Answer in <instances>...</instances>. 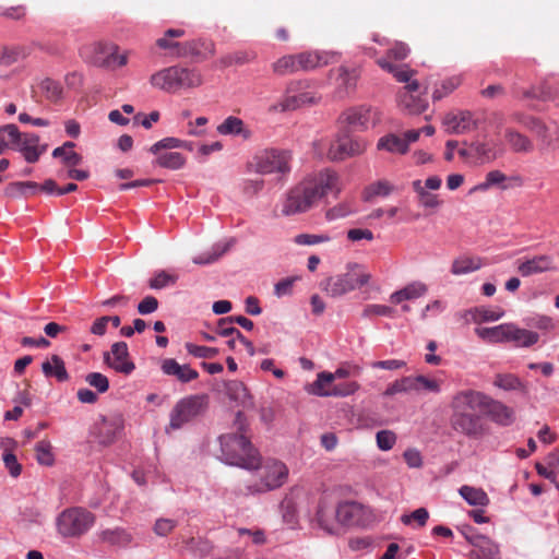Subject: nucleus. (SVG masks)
<instances>
[{
	"mask_svg": "<svg viewBox=\"0 0 559 559\" xmlns=\"http://www.w3.org/2000/svg\"><path fill=\"white\" fill-rule=\"evenodd\" d=\"M16 139H19V129L15 124H5L0 127V154L14 146Z\"/></svg>",
	"mask_w": 559,
	"mask_h": 559,
	"instance_id": "09e8293b",
	"label": "nucleus"
},
{
	"mask_svg": "<svg viewBox=\"0 0 559 559\" xmlns=\"http://www.w3.org/2000/svg\"><path fill=\"white\" fill-rule=\"evenodd\" d=\"M234 245V240H229L227 242L216 243L213 246L209 253H204L200 257L194 258L193 262L197 264H210L218 260L223 254H225L230 247Z\"/></svg>",
	"mask_w": 559,
	"mask_h": 559,
	"instance_id": "de8ad7c7",
	"label": "nucleus"
},
{
	"mask_svg": "<svg viewBox=\"0 0 559 559\" xmlns=\"http://www.w3.org/2000/svg\"><path fill=\"white\" fill-rule=\"evenodd\" d=\"M176 282V275L169 274L166 271H159L148 281V286L152 289H162L175 285Z\"/></svg>",
	"mask_w": 559,
	"mask_h": 559,
	"instance_id": "5fc2aeb1",
	"label": "nucleus"
},
{
	"mask_svg": "<svg viewBox=\"0 0 559 559\" xmlns=\"http://www.w3.org/2000/svg\"><path fill=\"white\" fill-rule=\"evenodd\" d=\"M290 160L292 155L289 152L269 148L254 156L252 166L261 175H287L290 171Z\"/></svg>",
	"mask_w": 559,
	"mask_h": 559,
	"instance_id": "6e6552de",
	"label": "nucleus"
},
{
	"mask_svg": "<svg viewBox=\"0 0 559 559\" xmlns=\"http://www.w3.org/2000/svg\"><path fill=\"white\" fill-rule=\"evenodd\" d=\"M412 188L417 194L418 203L425 209H438L442 205V200L438 194L423 189V181L415 180L412 182Z\"/></svg>",
	"mask_w": 559,
	"mask_h": 559,
	"instance_id": "e433bc0d",
	"label": "nucleus"
},
{
	"mask_svg": "<svg viewBox=\"0 0 559 559\" xmlns=\"http://www.w3.org/2000/svg\"><path fill=\"white\" fill-rule=\"evenodd\" d=\"M489 399L480 392L465 390L457 392L451 402L452 428L469 438H479L485 433L481 414L487 412Z\"/></svg>",
	"mask_w": 559,
	"mask_h": 559,
	"instance_id": "f03ea898",
	"label": "nucleus"
},
{
	"mask_svg": "<svg viewBox=\"0 0 559 559\" xmlns=\"http://www.w3.org/2000/svg\"><path fill=\"white\" fill-rule=\"evenodd\" d=\"M340 121L357 130H365L369 124L376 126L381 121V114L369 106L354 107L340 116Z\"/></svg>",
	"mask_w": 559,
	"mask_h": 559,
	"instance_id": "f8f14e48",
	"label": "nucleus"
},
{
	"mask_svg": "<svg viewBox=\"0 0 559 559\" xmlns=\"http://www.w3.org/2000/svg\"><path fill=\"white\" fill-rule=\"evenodd\" d=\"M409 47L402 43L396 41L388 50L386 57L377 59V64L384 71L391 73L397 82H408L413 78L415 71L408 69L407 66H396L390 60L403 61L409 55Z\"/></svg>",
	"mask_w": 559,
	"mask_h": 559,
	"instance_id": "9d476101",
	"label": "nucleus"
},
{
	"mask_svg": "<svg viewBox=\"0 0 559 559\" xmlns=\"http://www.w3.org/2000/svg\"><path fill=\"white\" fill-rule=\"evenodd\" d=\"M360 71L358 68L349 69L345 66H341L337 69V86L346 92L353 91L356 87Z\"/></svg>",
	"mask_w": 559,
	"mask_h": 559,
	"instance_id": "58836bf2",
	"label": "nucleus"
},
{
	"mask_svg": "<svg viewBox=\"0 0 559 559\" xmlns=\"http://www.w3.org/2000/svg\"><path fill=\"white\" fill-rule=\"evenodd\" d=\"M254 59V53L246 52V51H236L234 53L227 55L221 59V64L224 68L230 67L233 64H245Z\"/></svg>",
	"mask_w": 559,
	"mask_h": 559,
	"instance_id": "13d9d810",
	"label": "nucleus"
},
{
	"mask_svg": "<svg viewBox=\"0 0 559 559\" xmlns=\"http://www.w3.org/2000/svg\"><path fill=\"white\" fill-rule=\"evenodd\" d=\"M368 143L362 139H354L346 133H340L334 140L320 139L313 142L314 154L319 158L326 157L332 162L362 154Z\"/></svg>",
	"mask_w": 559,
	"mask_h": 559,
	"instance_id": "7ed1b4c3",
	"label": "nucleus"
},
{
	"mask_svg": "<svg viewBox=\"0 0 559 559\" xmlns=\"http://www.w3.org/2000/svg\"><path fill=\"white\" fill-rule=\"evenodd\" d=\"M35 94L40 93L47 100L58 103L63 97V87L58 82L50 78L43 79L33 91Z\"/></svg>",
	"mask_w": 559,
	"mask_h": 559,
	"instance_id": "72a5a7b5",
	"label": "nucleus"
},
{
	"mask_svg": "<svg viewBox=\"0 0 559 559\" xmlns=\"http://www.w3.org/2000/svg\"><path fill=\"white\" fill-rule=\"evenodd\" d=\"M412 386H414L413 391H430V392H439L440 385L438 381L428 379L426 377L419 376L415 378H411Z\"/></svg>",
	"mask_w": 559,
	"mask_h": 559,
	"instance_id": "052dcab7",
	"label": "nucleus"
},
{
	"mask_svg": "<svg viewBox=\"0 0 559 559\" xmlns=\"http://www.w3.org/2000/svg\"><path fill=\"white\" fill-rule=\"evenodd\" d=\"M400 106L411 115H418L426 110L428 104L425 99L409 93L399 94Z\"/></svg>",
	"mask_w": 559,
	"mask_h": 559,
	"instance_id": "ea45409f",
	"label": "nucleus"
},
{
	"mask_svg": "<svg viewBox=\"0 0 559 559\" xmlns=\"http://www.w3.org/2000/svg\"><path fill=\"white\" fill-rule=\"evenodd\" d=\"M459 492L471 506L485 507L489 503V498L481 488L462 486Z\"/></svg>",
	"mask_w": 559,
	"mask_h": 559,
	"instance_id": "37998d69",
	"label": "nucleus"
},
{
	"mask_svg": "<svg viewBox=\"0 0 559 559\" xmlns=\"http://www.w3.org/2000/svg\"><path fill=\"white\" fill-rule=\"evenodd\" d=\"M394 191V186L388 180H378L369 185L366 190V199L369 200L374 197H388Z\"/></svg>",
	"mask_w": 559,
	"mask_h": 559,
	"instance_id": "3c124183",
	"label": "nucleus"
},
{
	"mask_svg": "<svg viewBox=\"0 0 559 559\" xmlns=\"http://www.w3.org/2000/svg\"><path fill=\"white\" fill-rule=\"evenodd\" d=\"M177 91L181 88H194L202 84V75L194 69L178 67Z\"/></svg>",
	"mask_w": 559,
	"mask_h": 559,
	"instance_id": "4c0bfd02",
	"label": "nucleus"
},
{
	"mask_svg": "<svg viewBox=\"0 0 559 559\" xmlns=\"http://www.w3.org/2000/svg\"><path fill=\"white\" fill-rule=\"evenodd\" d=\"M105 364L116 370L126 374L131 373L135 365L130 358L128 352H106L104 356Z\"/></svg>",
	"mask_w": 559,
	"mask_h": 559,
	"instance_id": "bb28decb",
	"label": "nucleus"
},
{
	"mask_svg": "<svg viewBox=\"0 0 559 559\" xmlns=\"http://www.w3.org/2000/svg\"><path fill=\"white\" fill-rule=\"evenodd\" d=\"M467 542L478 548L483 559H499V546L485 535L466 536Z\"/></svg>",
	"mask_w": 559,
	"mask_h": 559,
	"instance_id": "2f4dec72",
	"label": "nucleus"
},
{
	"mask_svg": "<svg viewBox=\"0 0 559 559\" xmlns=\"http://www.w3.org/2000/svg\"><path fill=\"white\" fill-rule=\"evenodd\" d=\"M471 151L481 160L490 163L501 157L506 150L504 146L495 140L476 141L471 144Z\"/></svg>",
	"mask_w": 559,
	"mask_h": 559,
	"instance_id": "5701e85b",
	"label": "nucleus"
},
{
	"mask_svg": "<svg viewBox=\"0 0 559 559\" xmlns=\"http://www.w3.org/2000/svg\"><path fill=\"white\" fill-rule=\"evenodd\" d=\"M102 538L111 544H126L131 539L130 535L121 528L106 530L102 532Z\"/></svg>",
	"mask_w": 559,
	"mask_h": 559,
	"instance_id": "680f3d73",
	"label": "nucleus"
},
{
	"mask_svg": "<svg viewBox=\"0 0 559 559\" xmlns=\"http://www.w3.org/2000/svg\"><path fill=\"white\" fill-rule=\"evenodd\" d=\"M414 386H412L411 377L403 378L401 380L395 381L394 383L390 384L385 391L383 392L384 396H393L397 393H404V392H411L413 391Z\"/></svg>",
	"mask_w": 559,
	"mask_h": 559,
	"instance_id": "69168bd1",
	"label": "nucleus"
},
{
	"mask_svg": "<svg viewBox=\"0 0 559 559\" xmlns=\"http://www.w3.org/2000/svg\"><path fill=\"white\" fill-rule=\"evenodd\" d=\"M14 146L23 154L28 163H35L39 156L46 151V145L39 146V136L35 133H21Z\"/></svg>",
	"mask_w": 559,
	"mask_h": 559,
	"instance_id": "a211bd4d",
	"label": "nucleus"
},
{
	"mask_svg": "<svg viewBox=\"0 0 559 559\" xmlns=\"http://www.w3.org/2000/svg\"><path fill=\"white\" fill-rule=\"evenodd\" d=\"M202 337L209 342H214L217 338H223L224 344L230 348H235L240 345L242 347H250L251 343L242 336V334L236 328L229 325L225 319L219 321L216 335L203 333Z\"/></svg>",
	"mask_w": 559,
	"mask_h": 559,
	"instance_id": "f3484780",
	"label": "nucleus"
},
{
	"mask_svg": "<svg viewBox=\"0 0 559 559\" xmlns=\"http://www.w3.org/2000/svg\"><path fill=\"white\" fill-rule=\"evenodd\" d=\"M187 143L177 138H164L160 141L156 142L150 147V152L153 154H158L162 150L177 148V147H186Z\"/></svg>",
	"mask_w": 559,
	"mask_h": 559,
	"instance_id": "bf43d9fd",
	"label": "nucleus"
},
{
	"mask_svg": "<svg viewBox=\"0 0 559 559\" xmlns=\"http://www.w3.org/2000/svg\"><path fill=\"white\" fill-rule=\"evenodd\" d=\"M335 380V374L331 372H321L318 374L317 380L306 385L307 393L317 396H332L334 395V386L332 385Z\"/></svg>",
	"mask_w": 559,
	"mask_h": 559,
	"instance_id": "cd10ccee",
	"label": "nucleus"
},
{
	"mask_svg": "<svg viewBox=\"0 0 559 559\" xmlns=\"http://www.w3.org/2000/svg\"><path fill=\"white\" fill-rule=\"evenodd\" d=\"M376 439L379 449L382 451H389L396 443L397 437L392 430H380L377 432Z\"/></svg>",
	"mask_w": 559,
	"mask_h": 559,
	"instance_id": "e2e57ef3",
	"label": "nucleus"
},
{
	"mask_svg": "<svg viewBox=\"0 0 559 559\" xmlns=\"http://www.w3.org/2000/svg\"><path fill=\"white\" fill-rule=\"evenodd\" d=\"M555 270L554 259L548 254L535 255L519 262L518 272L526 277Z\"/></svg>",
	"mask_w": 559,
	"mask_h": 559,
	"instance_id": "4be33fe9",
	"label": "nucleus"
},
{
	"mask_svg": "<svg viewBox=\"0 0 559 559\" xmlns=\"http://www.w3.org/2000/svg\"><path fill=\"white\" fill-rule=\"evenodd\" d=\"M495 384L503 390H521L524 393L526 392L525 385L512 374H498L495 379Z\"/></svg>",
	"mask_w": 559,
	"mask_h": 559,
	"instance_id": "4d7b16f0",
	"label": "nucleus"
},
{
	"mask_svg": "<svg viewBox=\"0 0 559 559\" xmlns=\"http://www.w3.org/2000/svg\"><path fill=\"white\" fill-rule=\"evenodd\" d=\"M341 191L340 176L332 169H324L304 178L289 189L282 201L281 214L292 216L312 209L329 192Z\"/></svg>",
	"mask_w": 559,
	"mask_h": 559,
	"instance_id": "f257e3e1",
	"label": "nucleus"
},
{
	"mask_svg": "<svg viewBox=\"0 0 559 559\" xmlns=\"http://www.w3.org/2000/svg\"><path fill=\"white\" fill-rule=\"evenodd\" d=\"M272 69L273 72L277 75H287L298 72L294 55H286L281 57L272 64Z\"/></svg>",
	"mask_w": 559,
	"mask_h": 559,
	"instance_id": "8fccbe9b",
	"label": "nucleus"
},
{
	"mask_svg": "<svg viewBox=\"0 0 559 559\" xmlns=\"http://www.w3.org/2000/svg\"><path fill=\"white\" fill-rule=\"evenodd\" d=\"M483 266L480 258L462 257L452 262L451 273L463 275L479 270Z\"/></svg>",
	"mask_w": 559,
	"mask_h": 559,
	"instance_id": "79ce46f5",
	"label": "nucleus"
},
{
	"mask_svg": "<svg viewBox=\"0 0 559 559\" xmlns=\"http://www.w3.org/2000/svg\"><path fill=\"white\" fill-rule=\"evenodd\" d=\"M294 56L297 71H311L337 59V53L326 51H304Z\"/></svg>",
	"mask_w": 559,
	"mask_h": 559,
	"instance_id": "dca6fc26",
	"label": "nucleus"
},
{
	"mask_svg": "<svg viewBox=\"0 0 559 559\" xmlns=\"http://www.w3.org/2000/svg\"><path fill=\"white\" fill-rule=\"evenodd\" d=\"M41 369L46 377H55L58 381L68 379L64 362L57 355H52L50 359L43 362Z\"/></svg>",
	"mask_w": 559,
	"mask_h": 559,
	"instance_id": "a19ab883",
	"label": "nucleus"
},
{
	"mask_svg": "<svg viewBox=\"0 0 559 559\" xmlns=\"http://www.w3.org/2000/svg\"><path fill=\"white\" fill-rule=\"evenodd\" d=\"M319 99L320 97L312 92H302L298 95H286L280 102L273 104L269 110L271 112L296 110L305 105L316 104Z\"/></svg>",
	"mask_w": 559,
	"mask_h": 559,
	"instance_id": "aec40b11",
	"label": "nucleus"
},
{
	"mask_svg": "<svg viewBox=\"0 0 559 559\" xmlns=\"http://www.w3.org/2000/svg\"><path fill=\"white\" fill-rule=\"evenodd\" d=\"M36 459L37 462L45 466H51L55 462V457L52 454V447L48 441L39 442L36 448Z\"/></svg>",
	"mask_w": 559,
	"mask_h": 559,
	"instance_id": "864d4df0",
	"label": "nucleus"
},
{
	"mask_svg": "<svg viewBox=\"0 0 559 559\" xmlns=\"http://www.w3.org/2000/svg\"><path fill=\"white\" fill-rule=\"evenodd\" d=\"M428 290L426 284L421 282H413L406 285L404 288L393 293L390 296V300L393 304H401L405 300H413L424 296Z\"/></svg>",
	"mask_w": 559,
	"mask_h": 559,
	"instance_id": "473e14b6",
	"label": "nucleus"
},
{
	"mask_svg": "<svg viewBox=\"0 0 559 559\" xmlns=\"http://www.w3.org/2000/svg\"><path fill=\"white\" fill-rule=\"evenodd\" d=\"M504 316V310L500 307L488 308V307H475L466 312V317H469L474 323L480 324L483 322L497 321Z\"/></svg>",
	"mask_w": 559,
	"mask_h": 559,
	"instance_id": "f704fd0d",
	"label": "nucleus"
},
{
	"mask_svg": "<svg viewBox=\"0 0 559 559\" xmlns=\"http://www.w3.org/2000/svg\"><path fill=\"white\" fill-rule=\"evenodd\" d=\"M369 281V275L356 270L328 277L320 283V287L331 297H340L354 289L364 286Z\"/></svg>",
	"mask_w": 559,
	"mask_h": 559,
	"instance_id": "1a4fd4ad",
	"label": "nucleus"
},
{
	"mask_svg": "<svg viewBox=\"0 0 559 559\" xmlns=\"http://www.w3.org/2000/svg\"><path fill=\"white\" fill-rule=\"evenodd\" d=\"M377 148L393 154H405L408 151L406 141L402 138V135L394 133H390L380 138L377 143Z\"/></svg>",
	"mask_w": 559,
	"mask_h": 559,
	"instance_id": "c9c22d12",
	"label": "nucleus"
},
{
	"mask_svg": "<svg viewBox=\"0 0 559 559\" xmlns=\"http://www.w3.org/2000/svg\"><path fill=\"white\" fill-rule=\"evenodd\" d=\"M27 190H32L33 192L36 190H40L48 194L56 193L58 195V190H60V188L58 187L57 182L52 179L45 180L44 183L40 186L34 181H19L10 183L5 188V194L15 198L19 195L27 194Z\"/></svg>",
	"mask_w": 559,
	"mask_h": 559,
	"instance_id": "412c9836",
	"label": "nucleus"
},
{
	"mask_svg": "<svg viewBox=\"0 0 559 559\" xmlns=\"http://www.w3.org/2000/svg\"><path fill=\"white\" fill-rule=\"evenodd\" d=\"M85 381L97 389L98 392L104 393L109 388V382L107 377L99 372L88 373L85 378Z\"/></svg>",
	"mask_w": 559,
	"mask_h": 559,
	"instance_id": "338daca9",
	"label": "nucleus"
},
{
	"mask_svg": "<svg viewBox=\"0 0 559 559\" xmlns=\"http://www.w3.org/2000/svg\"><path fill=\"white\" fill-rule=\"evenodd\" d=\"M221 444L223 460L227 464L249 469L259 467V455L242 433H226L221 437Z\"/></svg>",
	"mask_w": 559,
	"mask_h": 559,
	"instance_id": "20e7f679",
	"label": "nucleus"
},
{
	"mask_svg": "<svg viewBox=\"0 0 559 559\" xmlns=\"http://www.w3.org/2000/svg\"><path fill=\"white\" fill-rule=\"evenodd\" d=\"M26 56L25 47L0 45V66H11Z\"/></svg>",
	"mask_w": 559,
	"mask_h": 559,
	"instance_id": "c03bdc74",
	"label": "nucleus"
},
{
	"mask_svg": "<svg viewBox=\"0 0 559 559\" xmlns=\"http://www.w3.org/2000/svg\"><path fill=\"white\" fill-rule=\"evenodd\" d=\"M95 522L94 515L81 508L67 509L57 519L58 531L62 536L73 537L85 533Z\"/></svg>",
	"mask_w": 559,
	"mask_h": 559,
	"instance_id": "423d86ee",
	"label": "nucleus"
},
{
	"mask_svg": "<svg viewBox=\"0 0 559 559\" xmlns=\"http://www.w3.org/2000/svg\"><path fill=\"white\" fill-rule=\"evenodd\" d=\"M460 83H461V81L459 78H450V79L444 80L441 83V86L435 90V92L432 94V98L435 100H439V99L443 98L444 96L452 93L460 85Z\"/></svg>",
	"mask_w": 559,
	"mask_h": 559,
	"instance_id": "0e129e2a",
	"label": "nucleus"
},
{
	"mask_svg": "<svg viewBox=\"0 0 559 559\" xmlns=\"http://www.w3.org/2000/svg\"><path fill=\"white\" fill-rule=\"evenodd\" d=\"M504 140L510 148L515 153L527 154L534 148L533 142L515 129L507 128L504 130Z\"/></svg>",
	"mask_w": 559,
	"mask_h": 559,
	"instance_id": "7c9ffc66",
	"label": "nucleus"
},
{
	"mask_svg": "<svg viewBox=\"0 0 559 559\" xmlns=\"http://www.w3.org/2000/svg\"><path fill=\"white\" fill-rule=\"evenodd\" d=\"M116 51H118V46L114 44L95 41L84 45L80 49V55L87 62L96 67H109L111 58L116 57Z\"/></svg>",
	"mask_w": 559,
	"mask_h": 559,
	"instance_id": "ddd939ff",
	"label": "nucleus"
},
{
	"mask_svg": "<svg viewBox=\"0 0 559 559\" xmlns=\"http://www.w3.org/2000/svg\"><path fill=\"white\" fill-rule=\"evenodd\" d=\"M187 546L189 550L201 557L206 556L212 549L211 545L206 540L195 538L187 540Z\"/></svg>",
	"mask_w": 559,
	"mask_h": 559,
	"instance_id": "774afa93",
	"label": "nucleus"
},
{
	"mask_svg": "<svg viewBox=\"0 0 559 559\" xmlns=\"http://www.w3.org/2000/svg\"><path fill=\"white\" fill-rule=\"evenodd\" d=\"M228 393L231 399L242 405H251V396L248 389L241 382H233L228 385Z\"/></svg>",
	"mask_w": 559,
	"mask_h": 559,
	"instance_id": "603ef678",
	"label": "nucleus"
},
{
	"mask_svg": "<svg viewBox=\"0 0 559 559\" xmlns=\"http://www.w3.org/2000/svg\"><path fill=\"white\" fill-rule=\"evenodd\" d=\"M445 131L450 134H464L478 127L474 114L468 110H456L448 112L443 118Z\"/></svg>",
	"mask_w": 559,
	"mask_h": 559,
	"instance_id": "4468645a",
	"label": "nucleus"
},
{
	"mask_svg": "<svg viewBox=\"0 0 559 559\" xmlns=\"http://www.w3.org/2000/svg\"><path fill=\"white\" fill-rule=\"evenodd\" d=\"M162 370L168 376H174L181 382H189L198 377V372L188 365H180L175 359H165Z\"/></svg>",
	"mask_w": 559,
	"mask_h": 559,
	"instance_id": "c756f323",
	"label": "nucleus"
},
{
	"mask_svg": "<svg viewBox=\"0 0 559 559\" xmlns=\"http://www.w3.org/2000/svg\"><path fill=\"white\" fill-rule=\"evenodd\" d=\"M492 418L501 425H510L514 420V412L512 408L497 402L489 400V406L487 408Z\"/></svg>",
	"mask_w": 559,
	"mask_h": 559,
	"instance_id": "a18cd8bd",
	"label": "nucleus"
},
{
	"mask_svg": "<svg viewBox=\"0 0 559 559\" xmlns=\"http://www.w3.org/2000/svg\"><path fill=\"white\" fill-rule=\"evenodd\" d=\"M364 511V507L356 502H343L336 507L335 516L344 531L345 526L359 524Z\"/></svg>",
	"mask_w": 559,
	"mask_h": 559,
	"instance_id": "b1692460",
	"label": "nucleus"
},
{
	"mask_svg": "<svg viewBox=\"0 0 559 559\" xmlns=\"http://www.w3.org/2000/svg\"><path fill=\"white\" fill-rule=\"evenodd\" d=\"M215 53V45L206 39H193L182 43L177 57H193L198 61H203Z\"/></svg>",
	"mask_w": 559,
	"mask_h": 559,
	"instance_id": "6ab92c4d",
	"label": "nucleus"
},
{
	"mask_svg": "<svg viewBox=\"0 0 559 559\" xmlns=\"http://www.w3.org/2000/svg\"><path fill=\"white\" fill-rule=\"evenodd\" d=\"M507 180V176L500 170H490L487 173L485 181L473 188V191H486L492 186L501 185Z\"/></svg>",
	"mask_w": 559,
	"mask_h": 559,
	"instance_id": "6e6d98bb",
	"label": "nucleus"
},
{
	"mask_svg": "<svg viewBox=\"0 0 559 559\" xmlns=\"http://www.w3.org/2000/svg\"><path fill=\"white\" fill-rule=\"evenodd\" d=\"M177 73L178 67H168L156 73H154L150 82L151 84L167 93H176L177 92Z\"/></svg>",
	"mask_w": 559,
	"mask_h": 559,
	"instance_id": "393cba45",
	"label": "nucleus"
},
{
	"mask_svg": "<svg viewBox=\"0 0 559 559\" xmlns=\"http://www.w3.org/2000/svg\"><path fill=\"white\" fill-rule=\"evenodd\" d=\"M475 333L479 338L490 343L511 342L522 347H531L539 340L536 332L521 329L513 323H503L492 328H477Z\"/></svg>",
	"mask_w": 559,
	"mask_h": 559,
	"instance_id": "39448f33",
	"label": "nucleus"
},
{
	"mask_svg": "<svg viewBox=\"0 0 559 559\" xmlns=\"http://www.w3.org/2000/svg\"><path fill=\"white\" fill-rule=\"evenodd\" d=\"M123 426L124 419L119 413L102 416L99 423L96 424V437L99 443L105 445L112 443Z\"/></svg>",
	"mask_w": 559,
	"mask_h": 559,
	"instance_id": "2eb2a0df",
	"label": "nucleus"
},
{
	"mask_svg": "<svg viewBox=\"0 0 559 559\" xmlns=\"http://www.w3.org/2000/svg\"><path fill=\"white\" fill-rule=\"evenodd\" d=\"M207 404V396L204 394L191 395L180 400L170 414L169 426L166 431L181 428L186 423L204 413Z\"/></svg>",
	"mask_w": 559,
	"mask_h": 559,
	"instance_id": "0eeeda50",
	"label": "nucleus"
},
{
	"mask_svg": "<svg viewBox=\"0 0 559 559\" xmlns=\"http://www.w3.org/2000/svg\"><path fill=\"white\" fill-rule=\"evenodd\" d=\"M318 524L322 530L332 535H340L343 533L342 526L337 518L335 516V510L320 506L317 513Z\"/></svg>",
	"mask_w": 559,
	"mask_h": 559,
	"instance_id": "c85d7f7f",
	"label": "nucleus"
},
{
	"mask_svg": "<svg viewBox=\"0 0 559 559\" xmlns=\"http://www.w3.org/2000/svg\"><path fill=\"white\" fill-rule=\"evenodd\" d=\"M258 491L271 490L284 485L288 477L286 465L278 461H266L255 475Z\"/></svg>",
	"mask_w": 559,
	"mask_h": 559,
	"instance_id": "9b49d317",
	"label": "nucleus"
},
{
	"mask_svg": "<svg viewBox=\"0 0 559 559\" xmlns=\"http://www.w3.org/2000/svg\"><path fill=\"white\" fill-rule=\"evenodd\" d=\"M156 155L155 163L164 168L176 170L182 168L186 164L185 156L178 152H165Z\"/></svg>",
	"mask_w": 559,
	"mask_h": 559,
	"instance_id": "49530a36",
	"label": "nucleus"
},
{
	"mask_svg": "<svg viewBox=\"0 0 559 559\" xmlns=\"http://www.w3.org/2000/svg\"><path fill=\"white\" fill-rule=\"evenodd\" d=\"M217 132L222 135H239L243 140H249L252 136V131L240 118L235 116L227 117L218 124Z\"/></svg>",
	"mask_w": 559,
	"mask_h": 559,
	"instance_id": "a878e982",
	"label": "nucleus"
}]
</instances>
